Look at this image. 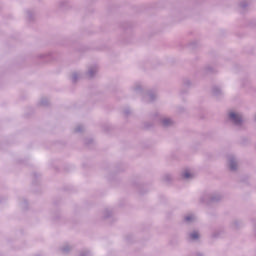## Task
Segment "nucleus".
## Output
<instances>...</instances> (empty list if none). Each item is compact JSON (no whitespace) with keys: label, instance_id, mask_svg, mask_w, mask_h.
Listing matches in <instances>:
<instances>
[{"label":"nucleus","instance_id":"39448f33","mask_svg":"<svg viewBox=\"0 0 256 256\" xmlns=\"http://www.w3.org/2000/svg\"><path fill=\"white\" fill-rule=\"evenodd\" d=\"M235 167H236L235 162H231V164H230V169L234 170Z\"/></svg>","mask_w":256,"mask_h":256},{"label":"nucleus","instance_id":"20e7f679","mask_svg":"<svg viewBox=\"0 0 256 256\" xmlns=\"http://www.w3.org/2000/svg\"><path fill=\"white\" fill-rule=\"evenodd\" d=\"M171 123V120L165 119L163 120V125H169Z\"/></svg>","mask_w":256,"mask_h":256},{"label":"nucleus","instance_id":"f03ea898","mask_svg":"<svg viewBox=\"0 0 256 256\" xmlns=\"http://www.w3.org/2000/svg\"><path fill=\"white\" fill-rule=\"evenodd\" d=\"M191 239L195 240V239H199V233L198 232H193L191 235H190Z\"/></svg>","mask_w":256,"mask_h":256},{"label":"nucleus","instance_id":"423d86ee","mask_svg":"<svg viewBox=\"0 0 256 256\" xmlns=\"http://www.w3.org/2000/svg\"><path fill=\"white\" fill-rule=\"evenodd\" d=\"M191 219H193V216H187V217L185 218L186 221H191Z\"/></svg>","mask_w":256,"mask_h":256},{"label":"nucleus","instance_id":"7ed1b4c3","mask_svg":"<svg viewBox=\"0 0 256 256\" xmlns=\"http://www.w3.org/2000/svg\"><path fill=\"white\" fill-rule=\"evenodd\" d=\"M183 177H184V179H189V178L191 177V173L185 172V173L183 174Z\"/></svg>","mask_w":256,"mask_h":256},{"label":"nucleus","instance_id":"f257e3e1","mask_svg":"<svg viewBox=\"0 0 256 256\" xmlns=\"http://www.w3.org/2000/svg\"><path fill=\"white\" fill-rule=\"evenodd\" d=\"M230 119H232L234 123H241V116H239V114H236L235 112L230 113Z\"/></svg>","mask_w":256,"mask_h":256}]
</instances>
